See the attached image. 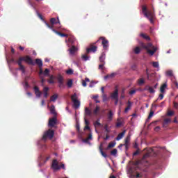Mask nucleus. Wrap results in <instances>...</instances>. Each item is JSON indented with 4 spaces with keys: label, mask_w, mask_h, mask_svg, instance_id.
Instances as JSON below:
<instances>
[{
    "label": "nucleus",
    "mask_w": 178,
    "mask_h": 178,
    "mask_svg": "<svg viewBox=\"0 0 178 178\" xmlns=\"http://www.w3.org/2000/svg\"><path fill=\"white\" fill-rule=\"evenodd\" d=\"M140 47H142V48H144V49H147V54H149V55H151V56H152V55H154L156 52V47H154L151 43H147V44H145L144 42H141Z\"/></svg>",
    "instance_id": "nucleus-1"
},
{
    "label": "nucleus",
    "mask_w": 178,
    "mask_h": 178,
    "mask_svg": "<svg viewBox=\"0 0 178 178\" xmlns=\"http://www.w3.org/2000/svg\"><path fill=\"white\" fill-rule=\"evenodd\" d=\"M142 12L144 14V16L149 20L150 23H154V17L155 15L152 11L147 10V7L145 6H143Z\"/></svg>",
    "instance_id": "nucleus-2"
},
{
    "label": "nucleus",
    "mask_w": 178,
    "mask_h": 178,
    "mask_svg": "<svg viewBox=\"0 0 178 178\" xmlns=\"http://www.w3.org/2000/svg\"><path fill=\"white\" fill-rule=\"evenodd\" d=\"M51 168L54 169L55 172L60 170V169H65V164L61 163L59 165V162H58V160L56 159L53 160L51 163Z\"/></svg>",
    "instance_id": "nucleus-3"
},
{
    "label": "nucleus",
    "mask_w": 178,
    "mask_h": 178,
    "mask_svg": "<svg viewBox=\"0 0 178 178\" xmlns=\"http://www.w3.org/2000/svg\"><path fill=\"white\" fill-rule=\"evenodd\" d=\"M71 101L73 102V106L75 109L80 108V101L77 99V93H74L71 96Z\"/></svg>",
    "instance_id": "nucleus-4"
},
{
    "label": "nucleus",
    "mask_w": 178,
    "mask_h": 178,
    "mask_svg": "<svg viewBox=\"0 0 178 178\" xmlns=\"http://www.w3.org/2000/svg\"><path fill=\"white\" fill-rule=\"evenodd\" d=\"M54 135L55 131H54V130L49 129L43 134L42 140H43V141H47V138H53Z\"/></svg>",
    "instance_id": "nucleus-5"
},
{
    "label": "nucleus",
    "mask_w": 178,
    "mask_h": 178,
    "mask_svg": "<svg viewBox=\"0 0 178 178\" xmlns=\"http://www.w3.org/2000/svg\"><path fill=\"white\" fill-rule=\"evenodd\" d=\"M99 41H102V45L104 50L108 49L109 47V41L106 40V37H100L99 40L96 42H99Z\"/></svg>",
    "instance_id": "nucleus-6"
},
{
    "label": "nucleus",
    "mask_w": 178,
    "mask_h": 178,
    "mask_svg": "<svg viewBox=\"0 0 178 178\" xmlns=\"http://www.w3.org/2000/svg\"><path fill=\"white\" fill-rule=\"evenodd\" d=\"M50 23L51 24V26L49 25V24H48L47 22H45V24L47 26V27H48L49 29H51L52 30H54V24H57V23L58 24H60V21H59V17H57V21L56 18H51L50 19Z\"/></svg>",
    "instance_id": "nucleus-7"
},
{
    "label": "nucleus",
    "mask_w": 178,
    "mask_h": 178,
    "mask_svg": "<svg viewBox=\"0 0 178 178\" xmlns=\"http://www.w3.org/2000/svg\"><path fill=\"white\" fill-rule=\"evenodd\" d=\"M57 122H58V119L56 118V116L50 118L49 120V124H48L49 127H51V128L55 127V125L56 124Z\"/></svg>",
    "instance_id": "nucleus-8"
},
{
    "label": "nucleus",
    "mask_w": 178,
    "mask_h": 178,
    "mask_svg": "<svg viewBox=\"0 0 178 178\" xmlns=\"http://www.w3.org/2000/svg\"><path fill=\"white\" fill-rule=\"evenodd\" d=\"M24 62H26L28 65H32V66L35 65V63H34V60L31 59L30 56H24Z\"/></svg>",
    "instance_id": "nucleus-9"
},
{
    "label": "nucleus",
    "mask_w": 178,
    "mask_h": 178,
    "mask_svg": "<svg viewBox=\"0 0 178 178\" xmlns=\"http://www.w3.org/2000/svg\"><path fill=\"white\" fill-rule=\"evenodd\" d=\"M97 49H98V47L94 44H90V48L86 49V53L90 54V52H97Z\"/></svg>",
    "instance_id": "nucleus-10"
},
{
    "label": "nucleus",
    "mask_w": 178,
    "mask_h": 178,
    "mask_svg": "<svg viewBox=\"0 0 178 178\" xmlns=\"http://www.w3.org/2000/svg\"><path fill=\"white\" fill-rule=\"evenodd\" d=\"M111 99H118L119 98V90L115 89L111 94Z\"/></svg>",
    "instance_id": "nucleus-11"
},
{
    "label": "nucleus",
    "mask_w": 178,
    "mask_h": 178,
    "mask_svg": "<svg viewBox=\"0 0 178 178\" xmlns=\"http://www.w3.org/2000/svg\"><path fill=\"white\" fill-rule=\"evenodd\" d=\"M90 140H92V134H89L87 138L83 139V142L86 144H89V145H91V142H90Z\"/></svg>",
    "instance_id": "nucleus-12"
},
{
    "label": "nucleus",
    "mask_w": 178,
    "mask_h": 178,
    "mask_svg": "<svg viewBox=\"0 0 178 178\" xmlns=\"http://www.w3.org/2000/svg\"><path fill=\"white\" fill-rule=\"evenodd\" d=\"M145 90L148 91L150 94H155V89H154V87L152 86H146Z\"/></svg>",
    "instance_id": "nucleus-13"
},
{
    "label": "nucleus",
    "mask_w": 178,
    "mask_h": 178,
    "mask_svg": "<svg viewBox=\"0 0 178 178\" xmlns=\"http://www.w3.org/2000/svg\"><path fill=\"white\" fill-rule=\"evenodd\" d=\"M33 90L35 91V94L37 97V98L41 97V91H40V88H38V86H34Z\"/></svg>",
    "instance_id": "nucleus-14"
},
{
    "label": "nucleus",
    "mask_w": 178,
    "mask_h": 178,
    "mask_svg": "<svg viewBox=\"0 0 178 178\" xmlns=\"http://www.w3.org/2000/svg\"><path fill=\"white\" fill-rule=\"evenodd\" d=\"M147 151V152L143 156V158H148V156H151V154L154 152V149L149 148V149H145Z\"/></svg>",
    "instance_id": "nucleus-15"
},
{
    "label": "nucleus",
    "mask_w": 178,
    "mask_h": 178,
    "mask_svg": "<svg viewBox=\"0 0 178 178\" xmlns=\"http://www.w3.org/2000/svg\"><path fill=\"white\" fill-rule=\"evenodd\" d=\"M105 58H106L105 52H102L101 56L99 58V60L100 63L105 64Z\"/></svg>",
    "instance_id": "nucleus-16"
},
{
    "label": "nucleus",
    "mask_w": 178,
    "mask_h": 178,
    "mask_svg": "<svg viewBox=\"0 0 178 178\" xmlns=\"http://www.w3.org/2000/svg\"><path fill=\"white\" fill-rule=\"evenodd\" d=\"M130 143V136H127L125 138V143L124 144V146L125 147L126 149H129V144Z\"/></svg>",
    "instance_id": "nucleus-17"
},
{
    "label": "nucleus",
    "mask_w": 178,
    "mask_h": 178,
    "mask_svg": "<svg viewBox=\"0 0 178 178\" xmlns=\"http://www.w3.org/2000/svg\"><path fill=\"white\" fill-rule=\"evenodd\" d=\"M124 134H126V130H124L122 132L120 133L118 136L116 137L117 141H119V140H122L123 137H124Z\"/></svg>",
    "instance_id": "nucleus-18"
},
{
    "label": "nucleus",
    "mask_w": 178,
    "mask_h": 178,
    "mask_svg": "<svg viewBox=\"0 0 178 178\" xmlns=\"http://www.w3.org/2000/svg\"><path fill=\"white\" fill-rule=\"evenodd\" d=\"M166 88H168V84L165 83L161 85L160 88V92H161V94H165V90H166Z\"/></svg>",
    "instance_id": "nucleus-19"
},
{
    "label": "nucleus",
    "mask_w": 178,
    "mask_h": 178,
    "mask_svg": "<svg viewBox=\"0 0 178 178\" xmlns=\"http://www.w3.org/2000/svg\"><path fill=\"white\" fill-rule=\"evenodd\" d=\"M99 152L104 156V158H108V155L102 150V143L100 144V146L99 147Z\"/></svg>",
    "instance_id": "nucleus-20"
},
{
    "label": "nucleus",
    "mask_w": 178,
    "mask_h": 178,
    "mask_svg": "<svg viewBox=\"0 0 178 178\" xmlns=\"http://www.w3.org/2000/svg\"><path fill=\"white\" fill-rule=\"evenodd\" d=\"M70 55H74V53L77 51V47L76 46H72L70 49H69Z\"/></svg>",
    "instance_id": "nucleus-21"
},
{
    "label": "nucleus",
    "mask_w": 178,
    "mask_h": 178,
    "mask_svg": "<svg viewBox=\"0 0 178 178\" xmlns=\"http://www.w3.org/2000/svg\"><path fill=\"white\" fill-rule=\"evenodd\" d=\"M140 37H142V38H144V40H147V41H150L151 40V38H149V36L145 35V33H141L140 34Z\"/></svg>",
    "instance_id": "nucleus-22"
},
{
    "label": "nucleus",
    "mask_w": 178,
    "mask_h": 178,
    "mask_svg": "<svg viewBox=\"0 0 178 178\" xmlns=\"http://www.w3.org/2000/svg\"><path fill=\"white\" fill-rule=\"evenodd\" d=\"M53 31L56 33V34H58V35H60V37H67V34L66 33H62L55 29H53Z\"/></svg>",
    "instance_id": "nucleus-23"
},
{
    "label": "nucleus",
    "mask_w": 178,
    "mask_h": 178,
    "mask_svg": "<svg viewBox=\"0 0 178 178\" xmlns=\"http://www.w3.org/2000/svg\"><path fill=\"white\" fill-rule=\"evenodd\" d=\"M55 76H54V75H51L50 76H49V80H48V83H49V84H54V83H55Z\"/></svg>",
    "instance_id": "nucleus-24"
},
{
    "label": "nucleus",
    "mask_w": 178,
    "mask_h": 178,
    "mask_svg": "<svg viewBox=\"0 0 178 178\" xmlns=\"http://www.w3.org/2000/svg\"><path fill=\"white\" fill-rule=\"evenodd\" d=\"M50 112L54 116H56V111L55 110V106L52 105L50 108Z\"/></svg>",
    "instance_id": "nucleus-25"
},
{
    "label": "nucleus",
    "mask_w": 178,
    "mask_h": 178,
    "mask_svg": "<svg viewBox=\"0 0 178 178\" xmlns=\"http://www.w3.org/2000/svg\"><path fill=\"white\" fill-rule=\"evenodd\" d=\"M35 63L39 67H42V60H41V59L37 58L35 60Z\"/></svg>",
    "instance_id": "nucleus-26"
},
{
    "label": "nucleus",
    "mask_w": 178,
    "mask_h": 178,
    "mask_svg": "<svg viewBox=\"0 0 178 178\" xmlns=\"http://www.w3.org/2000/svg\"><path fill=\"white\" fill-rule=\"evenodd\" d=\"M170 123V118H165L163 122V127H166V125Z\"/></svg>",
    "instance_id": "nucleus-27"
},
{
    "label": "nucleus",
    "mask_w": 178,
    "mask_h": 178,
    "mask_svg": "<svg viewBox=\"0 0 178 178\" xmlns=\"http://www.w3.org/2000/svg\"><path fill=\"white\" fill-rule=\"evenodd\" d=\"M23 61H24V57H19V59L15 61V63H17L18 65H20Z\"/></svg>",
    "instance_id": "nucleus-28"
},
{
    "label": "nucleus",
    "mask_w": 178,
    "mask_h": 178,
    "mask_svg": "<svg viewBox=\"0 0 178 178\" xmlns=\"http://www.w3.org/2000/svg\"><path fill=\"white\" fill-rule=\"evenodd\" d=\"M85 115L86 116H91V110H90L88 108H85Z\"/></svg>",
    "instance_id": "nucleus-29"
},
{
    "label": "nucleus",
    "mask_w": 178,
    "mask_h": 178,
    "mask_svg": "<svg viewBox=\"0 0 178 178\" xmlns=\"http://www.w3.org/2000/svg\"><path fill=\"white\" fill-rule=\"evenodd\" d=\"M116 145V142H111L108 147H106V149H109L110 148H113Z\"/></svg>",
    "instance_id": "nucleus-30"
},
{
    "label": "nucleus",
    "mask_w": 178,
    "mask_h": 178,
    "mask_svg": "<svg viewBox=\"0 0 178 178\" xmlns=\"http://www.w3.org/2000/svg\"><path fill=\"white\" fill-rule=\"evenodd\" d=\"M94 126L95 127H102L103 125L99 120H97L94 122Z\"/></svg>",
    "instance_id": "nucleus-31"
},
{
    "label": "nucleus",
    "mask_w": 178,
    "mask_h": 178,
    "mask_svg": "<svg viewBox=\"0 0 178 178\" xmlns=\"http://www.w3.org/2000/svg\"><path fill=\"white\" fill-rule=\"evenodd\" d=\"M100 109H101V108H99V106H96V108H95V110L93 111V114H94L95 116H97V115H98V112H99Z\"/></svg>",
    "instance_id": "nucleus-32"
},
{
    "label": "nucleus",
    "mask_w": 178,
    "mask_h": 178,
    "mask_svg": "<svg viewBox=\"0 0 178 178\" xmlns=\"http://www.w3.org/2000/svg\"><path fill=\"white\" fill-rule=\"evenodd\" d=\"M51 101L52 102H55V101H56V99H58V95L57 94H54L53 95L51 98H50Z\"/></svg>",
    "instance_id": "nucleus-33"
},
{
    "label": "nucleus",
    "mask_w": 178,
    "mask_h": 178,
    "mask_svg": "<svg viewBox=\"0 0 178 178\" xmlns=\"http://www.w3.org/2000/svg\"><path fill=\"white\" fill-rule=\"evenodd\" d=\"M57 80H58V83H63V76H62V75L59 74V75L57 76Z\"/></svg>",
    "instance_id": "nucleus-34"
},
{
    "label": "nucleus",
    "mask_w": 178,
    "mask_h": 178,
    "mask_svg": "<svg viewBox=\"0 0 178 178\" xmlns=\"http://www.w3.org/2000/svg\"><path fill=\"white\" fill-rule=\"evenodd\" d=\"M134 52L136 55H138V54H140V52H141V49H140L138 47H136L135 49H134Z\"/></svg>",
    "instance_id": "nucleus-35"
},
{
    "label": "nucleus",
    "mask_w": 178,
    "mask_h": 178,
    "mask_svg": "<svg viewBox=\"0 0 178 178\" xmlns=\"http://www.w3.org/2000/svg\"><path fill=\"white\" fill-rule=\"evenodd\" d=\"M113 118V113H112V111L110 110L108 115V120H112Z\"/></svg>",
    "instance_id": "nucleus-36"
},
{
    "label": "nucleus",
    "mask_w": 178,
    "mask_h": 178,
    "mask_svg": "<svg viewBox=\"0 0 178 178\" xmlns=\"http://www.w3.org/2000/svg\"><path fill=\"white\" fill-rule=\"evenodd\" d=\"M19 66V70H21L22 72V73H26V68L24 67V65H23L22 64L18 65Z\"/></svg>",
    "instance_id": "nucleus-37"
},
{
    "label": "nucleus",
    "mask_w": 178,
    "mask_h": 178,
    "mask_svg": "<svg viewBox=\"0 0 178 178\" xmlns=\"http://www.w3.org/2000/svg\"><path fill=\"white\" fill-rule=\"evenodd\" d=\"M67 87H69V88H72V86H73V80L70 79V80L67 82Z\"/></svg>",
    "instance_id": "nucleus-38"
},
{
    "label": "nucleus",
    "mask_w": 178,
    "mask_h": 178,
    "mask_svg": "<svg viewBox=\"0 0 178 178\" xmlns=\"http://www.w3.org/2000/svg\"><path fill=\"white\" fill-rule=\"evenodd\" d=\"M166 75L169 77H173V71L169 70L166 72Z\"/></svg>",
    "instance_id": "nucleus-39"
},
{
    "label": "nucleus",
    "mask_w": 178,
    "mask_h": 178,
    "mask_svg": "<svg viewBox=\"0 0 178 178\" xmlns=\"http://www.w3.org/2000/svg\"><path fill=\"white\" fill-rule=\"evenodd\" d=\"M144 83H145V81H144V79L141 78V79H139L138 80V84L139 86H141L142 84H144Z\"/></svg>",
    "instance_id": "nucleus-40"
},
{
    "label": "nucleus",
    "mask_w": 178,
    "mask_h": 178,
    "mask_svg": "<svg viewBox=\"0 0 178 178\" xmlns=\"http://www.w3.org/2000/svg\"><path fill=\"white\" fill-rule=\"evenodd\" d=\"M111 155H113V156H116V154H118V149H113L111 152Z\"/></svg>",
    "instance_id": "nucleus-41"
},
{
    "label": "nucleus",
    "mask_w": 178,
    "mask_h": 178,
    "mask_svg": "<svg viewBox=\"0 0 178 178\" xmlns=\"http://www.w3.org/2000/svg\"><path fill=\"white\" fill-rule=\"evenodd\" d=\"M98 95H95L92 97V99H95L96 104H99V100H98Z\"/></svg>",
    "instance_id": "nucleus-42"
},
{
    "label": "nucleus",
    "mask_w": 178,
    "mask_h": 178,
    "mask_svg": "<svg viewBox=\"0 0 178 178\" xmlns=\"http://www.w3.org/2000/svg\"><path fill=\"white\" fill-rule=\"evenodd\" d=\"M43 74H44V76H49V70L46 68L43 72Z\"/></svg>",
    "instance_id": "nucleus-43"
},
{
    "label": "nucleus",
    "mask_w": 178,
    "mask_h": 178,
    "mask_svg": "<svg viewBox=\"0 0 178 178\" xmlns=\"http://www.w3.org/2000/svg\"><path fill=\"white\" fill-rule=\"evenodd\" d=\"M114 76H115V73H113V74L105 76L104 79H109V77L112 78V77H114Z\"/></svg>",
    "instance_id": "nucleus-44"
},
{
    "label": "nucleus",
    "mask_w": 178,
    "mask_h": 178,
    "mask_svg": "<svg viewBox=\"0 0 178 178\" xmlns=\"http://www.w3.org/2000/svg\"><path fill=\"white\" fill-rule=\"evenodd\" d=\"M152 66L153 67H159V63L158 62H153Z\"/></svg>",
    "instance_id": "nucleus-45"
},
{
    "label": "nucleus",
    "mask_w": 178,
    "mask_h": 178,
    "mask_svg": "<svg viewBox=\"0 0 178 178\" xmlns=\"http://www.w3.org/2000/svg\"><path fill=\"white\" fill-rule=\"evenodd\" d=\"M82 59L85 61L88 60V56H87V54H84L82 56Z\"/></svg>",
    "instance_id": "nucleus-46"
},
{
    "label": "nucleus",
    "mask_w": 178,
    "mask_h": 178,
    "mask_svg": "<svg viewBox=\"0 0 178 178\" xmlns=\"http://www.w3.org/2000/svg\"><path fill=\"white\" fill-rule=\"evenodd\" d=\"M140 154V149H138L135 152H134L133 156H137Z\"/></svg>",
    "instance_id": "nucleus-47"
},
{
    "label": "nucleus",
    "mask_w": 178,
    "mask_h": 178,
    "mask_svg": "<svg viewBox=\"0 0 178 178\" xmlns=\"http://www.w3.org/2000/svg\"><path fill=\"white\" fill-rule=\"evenodd\" d=\"M67 74H73V70L69 69L68 70L66 71Z\"/></svg>",
    "instance_id": "nucleus-48"
},
{
    "label": "nucleus",
    "mask_w": 178,
    "mask_h": 178,
    "mask_svg": "<svg viewBox=\"0 0 178 178\" xmlns=\"http://www.w3.org/2000/svg\"><path fill=\"white\" fill-rule=\"evenodd\" d=\"M103 97V102H105V101H108V96H106V95L104 94L102 95Z\"/></svg>",
    "instance_id": "nucleus-49"
},
{
    "label": "nucleus",
    "mask_w": 178,
    "mask_h": 178,
    "mask_svg": "<svg viewBox=\"0 0 178 178\" xmlns=\"http://www.w3.org/2000/svg\"><path fill=\"white\" fill-rule=\"evenodd\" d=\"M104 66H105V64L104 63H100L99 65V69H100L101 70H104Z\"/></svg>",
    "instance_id": "nucleus-50"
},
{
    "label": "nucleus",
    "mask_w": 178,
    "mask_h": 178,
    "mask_svg": "<svg viewBox=\"0 0 178 178\" xmlns=\"http://www.w3.org/2000/svg\"><path fill=\"white\" fill-rule=\"evenodd\" d=\"M131 70H137V65L136 64H134L131 67Z\"/></svg>",
    "instance_id": "nucleus-51"
},
{
    "label": "nucleus",
    "mask_w": 178,
    "mask_h": 178,
    "mask_svg": "<svg viewBox=\"0 0 178 178\" xmlns=\"http://www.w3.org/2000/svg\"><path fill=\"white\" fill-rule=\"evenodd\" d=\"M152 116H154V111H151L148 115V119H151V118H152Z\"/></svg>",
    "instance_id": "nucleus-52"
},
{
    "label": "nucleus",
    "mask_w": 178,
    "mask_h": 178,
    "mask_svg": "<svg viewBox=\"0 0 178 178\" xmlns=\"http://www.w3.org/2000/svg\"><path fill=\"white\" fill-rule=\"evenodd\" d=\"M104 130L107 132V134L109 133V129H108V124L104 125Z\"/></svg>",
    "instance_id": "nucleus-53"
},
{
    "label": "nucleus",
    "mask_w": 178,
    "mask_h": 178,
    "mask_svg": "<svg viewBox=\"0 0 178 178\" xmlns=\"http://www.w3.org/2000/svg\"><path fill=\"white\" fill-rule=\"evenodd\" d=\"M157 99L162 101V99H163V93L160 94Z\"/></svg>",
    "instance_id": "nucleus-54"
},
{
    "label": "nucleus",
    "mask_w": 178,
    "mask_h": 178,
    "mask_svg": "<svg viewBox=\"0 0 178 178\" xmlns=\"http://www.w3.org/2000/svg\"><path fill=\"white\" fill-rule=\"evenodd\" d=\"M37 15H38V17L41 19V20H43L44 19L42 18V15L38 13V11L36 12Z\"/></svg>",
    "instance_id": "nucleus-55"
},
{
    "label": "nucleus",
    "mask_w": 178,
    "mask_h": 178,
    "mask_svg": "<svg viewBox=\"0 0 178 178\" xmlns=\"http://www.w3.org/2000/svg\"><path fill=\"white\" fill-rule=\"evenodd\" d=\"M58 87L59 88H65V83H63V82L59 83Z\"/></svg>",
    "instance_id": "nucleus-56"
},
{
    "label": "nucleus",
    "mask_w": 178,
    "mask_h": 178,
    "mask_svg": "<svg viewBox=\"0 0 178 178\" xmlns=\"http://www.w3.org/2000/svg\"><path fill=\"white\" fill-rule=\"evenodd\" d=\"M131 108V102L130 101H128V105L127 106V108L130 110Z\"/></svg>",
    "instance_id": "nucleus-57"
},
{
    "label": "nucleus",
    "mask_w": 178,
    "mask_h": 178,
    "mask_svg": "<svg viewBox=\"0 0 178 178\" xmlns=\"http://www.w3.org/2000/svg\"><path fill=\"white\" fill-rule=\"evenodd\" d=\"M167 116H173V111H170L167 113Z\"/></svg>",
    "instance_id": "nucleus-58"
},
{
    "label": "nucleus",
    "mask_w": 178,
    "mask_h": 178,
    "mask_svg": "<svg viewBox=\"0 0 178 178\" xmlns=\"http://www.w3.org/2000/svg\"><path fill=\"white\" fill-rule=\"evenodd\" d=\"M48 91H49V88L44 87L43 89V92H48Z\"/></svg>",
    "instance_id": "nucleus-59"
},
{
    "label": "nucleus",
    "mask_w": 178,
    "mask_h": 178,
    "mask_svg": "<svg viewBox=\"0 0 178 178\" xmlns=\"http://www.w3.org/2000/svg\"><path fill=\"white\" fill-rule=\"evenodd\" d=\"M173 105H174V108H175V109H178V103L177 102H174Z\"/></svg>",
    "instance_id": "nucleus-60"
},
{
    "label": "nucleus",
    "mask_w": 178,
    "mask_h": 178,
    "mask_svg": "<svg viewBox=\"0 0 178 178\" xmlns=\"http://www.w3.org/2000/svg\"><path fill=\"white\" fill-rule=\"evenodd\" d=\"M69 42H70V44H73V42H74V39L70 38L68 39Z\"/></svg>",
    "instance_id": "nucleus-61"
},
{
    "label": "nucleus",
    "mask_w": 178,
    "mask_h": 178,
    "mask_svg": "<svg viewBox=\"0 0 178 178\" xmlns=\"http://www.w3.org/2000/svg\"><path fill=\"white\" fill-rule=\"evenodd\" d=\"M86 126H88L90 124V122L88 121L87 118H84Z\"/></svg>",
    "instance_id": "nucleus-62"
},
{
    "label": "nucleus",
    "mask_w": 178,
    "mask_h": 178,
    "mask_svg": "<svg viewBox=\"0 0 178 178\" xmlns=\"http://www.w3.org/2000/svg\"><path fill=\"white\" fill-rule=\"evenodd\" d=\"M134 94H136V90H132L129 92L130 95H133Z\"/></svg>",
    "instance_id": "nucleus-63"
},
{
    "label": "nucleus",
    "mask_w": 178,
    "mask_h": 178,
    "mask_svg": "<svg viewBox=\"0 0 178 178\" xmlns=\"http://www.w3.org/2000/svg\"><path fill=\"white\" fill-rule=\"evenodd\" d=\"M173 84H174L175 87H176V88H178V83H177V81H174Z\"/></svg>",
    "instance_id": "nucleus-64"
}]
</instances>
